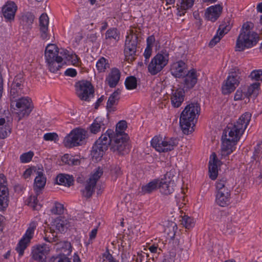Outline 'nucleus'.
Instances as JSON below:
<instances>
[{
    "mask_svg": "<svg viewBox=\"0 0 262 262\" xmlns=\"http://www.w3.org/2000/svg\"><path fill=\"white\" fill-rule=\"evenodd\" d=\"M251 114L246 112L243 114L233 125H228L224 130L222 138H227L237 142L251 120Z\"/></svg>",
    "mask_w": 262,
    "mask_h": 262,
    "instance_id": "f257e3e1",
    "label": "nucleus"
},
{
    "mask_svg": "<svg viewBox=\"0 0 262 262\" xmlns=\"http://www.w3.org/2000/svg\"><path fill=\"white\" fill-rule=\"evenodd\" d=\"M200 111V106L197 103L188 104L182 111L180 118V124L184 134L188 135L189 133L194 130L193 127L191 130H189V128L191 123L194 125V120L196 118V115H199Z\"/></svg>",
    "mask_w": 262,
    "mask_h": 262,
    "instance_id": "f03ea898",
    "label": "nucleus"
},
{
    "mask_svg": "<svg viewBox=\"0 0 262 262\" xmlns=\"http://www.w3.org/2000/svg\"><path fill=\"white\" fill-rule=\"evenodd\" d=\"M251 25L252 24L248 23L243 25L242 31L236 40V51H242L246 48H251L256 43L257 34L250 30Z\"/></svg>",
    "mask_w": 262,
    "mask_h": 262,
    "instance_id": "7ed1b4c3",
    "label": "nucleus"
},
{
    "mask_svg": "<svg viewBox=\"0 0 262 262\" xmlns=\"http://www.w3.org/2000/svg\"><path fill=\"white\" fill-rule=\"evenodd\" d=\"M109 138L111 142L109 145L111 150L120 155H123L129 150V137L127 134H115L114 132L111 133Z\"/></svg>",
    "mask_w": 262,
    "mask_h": 262,
    "instance_id": "20e7f679",
    "label": "nucleus"
},
{
    "mask_svg": "<svg viewBox=\"0 0 262 262\" xmlns=\"http://www.w3.org/2000/svg\"><path fill=\"white\" fill-rule=\"evenodd\" d=\"M111 133H113V130L108 129L105 133L101 136L93 146L91 155L96 160H100L107 149L111 142V139L109 138Z\"/></svg>",
    "mask_w": 262,
    "mask_h": 262,
    "instance_id": "39448f33",
    "label": "nucleus"
},
{
    "mask_svg": "<svg viewBox=\"0 0 262 262\" xmlns=\"http://www.w3.org/2000/svg\"><path fill=\"white\" fill-rule=\"evenodd\" d=\"M216 188L217 190L216 202L222 207H225L230 203V190L229 183L226 178H222L216 182Z\"/></svg>",
    "mask_w": 262,
    "mask_h": 262,
    "instance_id": "423d86ee",
    "label": "nucleus"
},
{
    "mask_svg": "<svg viewBox=\"0 0 262 262\" xmlns=\"http://www.w3.org/2000/svg\"><path fill=\"white\" fill-rule=\"evenodd\" d=\"M169 54L165 49L161 50L151 60L148 66V72L152 75L160 72L167 64Z\"/></svg>",
    "mask_w": 262,
    "mask_h": 262,
    "instance_id": "0eeeda50",
    "label": "nucleus"
},
{
    "mask_svg": "<svg viewBox=\"0 0 262 262\" xmlns=\"http://www.w3.org/2000/svg\"><path fill=\"white\" fill-rule=\"evenodd\" d=\"M87 137V132L81 128L72 130L63 140L64 145L66 147L71 148L80 145L83 143Z\"/></svg>",
    "mask_w": 262,
    "mask_h": 262,
    "instance_id": "6e6552de",
    "label": "nucleus"
},
{
    "mask_svg": "<svg viewBox=\"0 0 262 262\" xmlns=\"http://www.w3.org/2000/svg\"><path fill=\"white\" fill-rule=\"evenodd\" d=\"M177 138H170L163 140L160 136H155L151 141V146L158 151L165 152L171 151L178 144Z\"/></svg>",
    "mask_w": 262,
    "mask_h": 262,
    "instance_id": "1a4fd4ad",
    "label": "nucleus"
},
{
    "mask_svg": "<svg viewBox=\"0 0 262 262\" xmlns=\"http://www.w3.org/2000/svg\"><path fill=\"white\" fill-rule=\"evenodd\" d=\"M11 99V107H16V113L18 114L19 119L25 116H28L32 111L31 100L29 97L17 98L12 100Z\"/></svg>",
    "mask_w": 262,
    "mask_h": 262,
    "instance_id": "9d476101",
    "label": "nucleus"
},
{
    "mask_svg": "<svg viewBox=\"0 0 262 262\" xmlns=\"http://www.w3.org/2000/svg\"><path fill=\"white\" fill-rule=\"evenodd\" d=\"M138 43V37L132 31L130 33L126 36L124 45V55L128 62H132L135 59L134 56L136 55Z\"/></svg>",
    "mask_w": 262,
    "mask_h": 262,
    "instance_id": "9b49d317",
    "label": "nucleus"
},
{
    "mask_svg": "<svg viewBox=\"0 0 262 262\" xmlns=\"http://www.w3.org/2000/svg\"><path fill=\"white\" fill-rule=\"evenodd\" d=\"M94 171V173L92 174L86 181L85 188L81 191L82 195L88 199L91 198L93 195L97 182L103 172L102 168L100 167L96 168Z\"/></svg>",
    "mask_w": 262,
    "mask_h": 262,
    "instance_id": "f8f14e48",
    "label": "nucleus"
},
{
    "mask_svg": "<svg viewBox=\"0 0 262 262\" xmlns=\"http://www.w3.org/2000/svg\"><path fill=\"white\" fill-rule=\"evenodd\" d=\"M77 95L81 100L89 101L90 96L94 93V88L91 83L86 80H81L75 84Z\"/></svg>",
    "mask_w": 262,
    "mask_h": 262,
    "instance_id": "ddd939ff",
    "label": "nucleus"
},
{
    "mask_svg": "<svg viewBox=\"0 0 262 262\" xmlns=\"http://www.w3.org/2000/svg\"><path fill=\"white\" fill-rule=\"evenodd\" d=\"M36 227L35 222H31L26 233L19 241L18 244L16 247V250L19 253L20 256H22L24 254V250L26 249L30 242L31 239L33 237L34 230Z\"/></svg>",
    "mask_w": 262,
    "mask_h": 262,
    "instance_id": "4468645a",
    "label": "nucleus"
},
{
    "mask_svg": "<svg viewBox=\"0 0 262 262\" xmlns=\"http://www.w3.org/2000/svg\"><path fill=\"white\" fill-rule=\"evenodd\" d=\"M25 78L24 75L19 73L14 78L10 90V99H15L24 93Z\"/></svg>",
    "mask_w": 262,
    "mask_h": 262,
    "instance_id": "2eb2a0df",
    "label": "nucleus"
},
{
    "mask_svg": "<svg viewBox=\"0 0 262 262\" xmlns=\"http://www.w3.org/2000/svg\"><path fill=\"white\" fill-rule=\"evenodd\" d=\"M9 190L7 182L3 174H0V211L5 210L8 206Z\"/></svg>",
    "mask_w": 262,
    "mask_h": 262,
    "instance_id": "dca6fc26",
    "label": "nucleus"
},
{
    "mask_svg": "<svg viewBox=\"0 0 262 262\" xmlns=\"http://www.w3.org/2000/svg\"><path fill=\"white\" fill-rule=\"evenodd\" d=\"M58 52L45 53L46 62L49 70L53 73L57 71L61 67L60 63L63 60L61 56L58 55Z\"/></svg>",
    "mask_w": 262,
    "mask_h": 262,
    "instance_id": "f3484780",
    "label": "nucleus"
},
{
    "mask_svg": "<svg viewBox=\"0 0 262 262\" xmlns=\"http://www.w3.org/2000/svg\"><path fill=\"white\" fill-rule=\"evenodd\" d=\"M50 251L49 245L42 244L34 247L32 251V258L38 262H46L47 255Z\"/></svg>",
    "mask_w": 262,
    "mask_h": 262,
    "instance_id": "a211bd4d",
    "label": "nucleus"
},
{
    "mask_svg": "<svg viewBox=\"0 0 262 262\" xmlns=\"http://www.w3.org/2000/svg\"><path fill=\"white\" fill-rule=\"evenodd\" d=\"M59 248H62L64 253H60L57 255L53 256L50 260V262H71L70 259L67 257L71 251V246L68 242H61L57 243Z\"/></svg>",
    "mask_w": 262,
    "mask_h": 262,
    "instance_id": "6ab92c4d",
    "label": "nucleus"
},
{
    "mask_svg": "<svg viewBox=\"0 0 262 262\" xmlns=\"http://www.w3.org/2000/svg\"><path fill=\"white\" fill-rule=\"evenodd\" d=\"M228 24H222L220 26L217 30V34L210 40L209 46L211 47L214 46L217 42L220 41L223 35L228 33L231 29V25L230 24L229 20H227Z\"/></svg>",
    "mask_w": 262,
    "mask_h": 262,
    "instance_id": "aec40b11",
    "label": "nucleus"
},
{
    "mask_svg": "<svg viewBox=\"0 0 262 262\" xmlns=\"http://www.w3.org/2000/svg\"><path fill=\"white\" fill-rule=\"evenodd\" d=\"M184 80V89L186 90L192 89L198 81V75L195 70H189L185 75Z\"/></svg>",
    "mask_w": 262,
    "mask_h": 262,
    "instance_id": "412c9836",
    "label": "nucleus"
},
{
    "mask_svg": "<svg viewBox=\"0 0 262 262\" xmlns=\"http://www.w3.org/2000/svg\"><path fill=\"white\" fill-rule=\"evenodd\" d=\"M220 161L216 158L214 152L210 156V160L209 162V173L211 179L214 180L218 175V166L220 165Z\"/></svg>",
    "mask_w": 262,
    "mask_h": 262,
    "instance_id": "4be33fe9",
    "label": "nucleus"
},
{
    "mask_svg": "<svg viewBox=\"0 0 262 262\" xmlns=\"http://www.w3.org/2000/svg\"><path fill=\"white\" fill-rule=\"evenodd\" d=\"M17 6L12 2H7L2 8V13L4 18L8 21L14 19Z\"/></svg>",
    "mask_w": 262,
    "mask_h": 262,
    "instance_id": "5701e85b",
    "label": "nucleus"
},
{
    "mask_svg": "<svg viewBox=\"0 0 262 262\" xmlns=\"http://www.w3.org/2000/svg\"><path fill=\"white\" fill-rule=\"evenodd\" d=\"M174 180L158 179V189L164 195L171 194L174 190Z\"/></svg>",
    "mask_w": 262,
    "mask_h": 262,
    "instance_id": "b1692460",
    "label": "nucleus"
},
{
    "mask_svg": "<svg viewBox=\"0 0 262 262\" xmlns=\"http://www.w3.org/2000/svg\"><path fill=\"white\" fill-rule=\"evenodd\" d=\"M223 7L220 5H215L208 8L205 12L206 18L212 21H215L220 16Z\"/></svg>",
    "mask_w": 262,
    "mask_h": 262,
    "instance_id": "393cba45",
    "label": "nucleus"
},
{
    "mask_svg": "<svg viewBox=\"0 0 262 262\" xmlns=\"http://www.w3.org/2000/svg\"><path fill=\"white\" fill-rule=\"evenodd\" d=\"M186 65L185 63L180 60L174 63L170 69L171 74L177 78H180L185 75L186 73Z\"/></svg>",
    "mask_w": 262,
    "mask_h": 262,
    "instance_id": "a878e982",
    "label": "nucleus"
},
{
    "mask_svg": "<svg viewBox=\"0 0 262 262\" xmlns=\"http://www.w3.org/2000/svg\"><path fill=\"white\" fill-rule=\"evenodd\" d=\"M170 99L172 106L174 107H179L184 101V90L183 89L172 90Z\"/></svg>",
    "mask_w": 262,
    "mask_h": 262,
    "instance_id": "bb28decb",
    "label": "nucleus"
},
{
    "mask_svg": "<svg viewBox=\"0 0 262 262\" xmlns=\"http://www.w3.org/2000/svg\"><path fill=\"white\" fill-rule=\"evenodd\" d=\"M120 78V72L117 68H113L106 78L105 82L111 88H115Z\"/></svg>",
    "mask_w": 262,
    "mask_h": 262,
    "instance_id": "cd10ccee",
    "label": "nucleus"
},
{
    "mask_svg": "<svg viewBox=\"0 0 262 262\" xmlns=\"http://www.w3.org/2000/svg\"><path fill=\"white\" fill-rule=\"evenodd\" d=\"M37 176L34 180V190L35 191L36 195H37L46 185V178L41 171H37Z\"/></svg>",
    "mask_w": 262,
    "mask_h": 262,
    "instance_id": "c85d7f7f",
    "label": "nucleus"
},
{
    "mask_svg": "<svg viewBox=\"0 0 262 262\" xmlns=\"http://www.w3.org/2000/svg\"><path fill=\"white\" fill-rule=\"evenodd\" d=\"M49 17L47 14L43 13L39 17V26L41 32V37L46 39L48 37L47 31L48 30Z\"/></svg>",
    "mask_w": 262,
    "mask_h": 262,
    "instance_id": "c756f323",
    "label": "nucleus"
},
{
    "mask_svg": "<svg viewBox=\"0 0 262 262\" xmlns=\"http://www.w3.org/2000/svg\"><path fill=\"white\" fill-rule=\"evenodd\" d=\"M120 91L118 89L114 92L110 96L106 104V108L108 112H114L116 110L114 106L118 104V102L120 99Z\"/></svg>",
    "mask_w": 262,
    "mask_h": 262,
    "instance_id": "7c9ffc66",
    "label": "nucleus"
},
{
    "mask_svg": "<svg viewBox=\"0 0 262 262\" xmlns=\"http://www.w3.org/2000/svg\"><path fill=\"white\" fill-rule=\"evenodd\" d=\"M70 222L63 216L57 217L54 222L56 229L59 232H64L70 226Z\"/></svg>",
    "mask_w": 262,
    "mask_h": 262,
    "instance_id": "2f4dec72",
    "label": "nucleus"
},
{
    "mask_svg": "<svg viewBox=\"0 0 262 262\" xmlns=\"http://www.w3.org/2000/svg\"><path fill=\"white\" fill-rule=\"evenodd\" d=\"M222 155L227 156L233 151V145L236 143L227 138H222Z\"/></svg>",
    "mask_w": 262,
    "mask_h": 262,
    "instance_id": "473e14b6",
    "label": "nucleus"
},
{
    "mask_svg": "<svg viewBox=\"0 0 262 262\" xmlns=\"http://www.w3.org/2000/svg\"><path fill=\"white\" fill-rule=\"evenodd\" d=\"M56 182L59 185L70 187L73 184V178L69 174L61 173L57 176Z\"/></svg>",
    "mask_w": 262,
    "mask_h": 262,
    "instance_id": "72a5a7b5",
    "label": "nucleus"
},
{
    "mask_svg": "<svg viewBox=\"0 0 262 262\" xmlns=\"http://www.w3.org/2000/svg\"><path fill=\"white\" fill-rule=\"evenodd\" d=\"M34 16L30 12L23 14L20 19V23L26 28H29L33 23Z\"/></svg>",
    "mask_w": 262,
    "mask_h": 262,
    "instance_id": "f704fd0d",
    "label": "nucleus"
},
{
    "mask_svg": "<svg viewBox=\"0 0 262 262\" xmlns=\"http://www.w3.org/2000/svg\"><path fill=\"white\" fill-rule=\"evenodd\" d=\"M158 188V179H155L150 182L141 188V192L143 194L150 193Z\"/></svg>",
    "mask_w": 262,
    "mask_h": 262,
    "instance_id": "c9c22d12",
    "label": "nucleus"
},
{
    "mask_svg": "<svg viewBox=\"0 0 262 262\" xmlns=\"http://www.w3.org/2000/svg\"><path fill=\"white\" fill-rule=\"evenodd\" d=\"M239 70L237 69V72L234 71L230 73L226 80L236 89L239 83Z\"/></svg>",
    "mask_w": 262,
    "mask_h": 262,
    "instance_id": "e433bc0d",
    "label": "nucleus"
},
{
    "mask_svg": "<svg viewBox=\"0 0 262 262\" xmlns=\"http://www.w3.org/2000/svg\"><path fill=\"white\" fill-rule=\"evenodd\" d=\"M101 128H104V124L101 119L98 117L90 126V129L92 133L96 134L100 131Z\"/></svg>",
    "mask_w": 262,
    "mask_h": 262,
    "instance_id": "4c0bfd02",
    "label": "nucleus"
},
{
    "mask_svg": "<svg viewBox=\"0 0 262 262\" xmlns=\"http://www.w3.org/2000/svg\"><path fill=\"white\" fill-rule=\"evenodd\" d=\"M120 39V33L116 28H111L107 30L105 33V39L107 41L114 40L117 41Z\"/></svg>",
    "mask_w": 262,
    "mask_h": 262,
    "instance_id": "58836bf2",
    "label": "nucleus"
},
{
    "mask_svg": "<svg viewBox=\"0 0 262 262\" xmlns=\"http://www.w3.org/2000/svg\"><path fill=\"white\" fill-rule=\"evenodd\" d=\"M61 160L65 164L70 166L79 165L80 164V161L78 159L69 154L64 155L62 157Z\"/></svg>",
    "mask_w": 262,
    "mask_h": 262,
    "instance_id": "ea45409f",
    "label": "nucleus"
},
{
    "mask_svg": "<svg viewBox=\"0 0 262 262\" xmlns=\"http://www.w3.org/2000/svg\"><path fill=\"white\" fill-rule=\"evenodd\" d=\"M259 85L260 83L259 82H255L250 85L246 92V96L248 97H256L258 94Z\"/></svg>",
    "mask_w": 262,
    "mask_h": 262,
    "instance_id": "a19ab883",
    "label": "nucleus"
},
{
    "mask_svg": "<svg viewBox=\"0 0 262 262\" xmlns=\"http://www.w3.org/2000/svg\"><path fill=\"white\" fill-rule=\"evenodd\" d=\"M96 68L99 72H104L109 68L108 60L103 57H101L96 63Z\"/></svg>",
    "mask_w": 262,
    "mask_h": 262,
    "instance_id": "79ce46f5",
    "label": "nucleus"
},
{
    "mask_svg": "<svg viewBox=\"0 0 262 262\" xmlns=\"http://www.w3.org/2000/svg\"><path fill=\"white\" fill-rule=\"evenodd\" d=\"M125 85L127 90H133L137 88V80L135 77L129 76L126 78Z\"/></svg>",
    "mask_w": 262,
    "mask_h": 262,
    "instance_id": "37998d69",
    "label": "nucleus"
},
{
    "mask_svg": "<svg viewBox=\"0 0 262 262\" xmlns=\"http://www.w3.org/2000/svg\"><path fill=\"white\" fill-rule=\"evenodd\" d=\"M55 231L53 229L50 228L45 232L44 239L45 241L52 243L56 241V235L54 234Z\"/></svg>",
    "mask_w": 262,
    "mask_h": 262,
    "instance_id": "c03bdc74",
    "label": "nucleus"
},
{
    "mask_svg": "<svg viewBox=\"0 0 262 262\" xmlns=\"http://www.w3.org/2000/svg\"><path fill=\"white\" fill-rule=\"evenodd\" d=\"M235 90V88L230 83L228 82L227 80L224 81L222 87V93L224 95L229 94Z\"/></svg>",
    "mask_w": 262,
    "mask_h": 262,
    "instance_id": "a18cd8bd",
    "label": "nucleus"
},
{
    "mask_svg": "<svg viewBox=\"0 0 262 262\" xmlns=\"http://www.w3.org/2000/svg\"><path fill=\"white\" fill-rule=\"evenodd\" d=\"M180 9L182 10H187L192 7L194 0H179Z\"/></svg>",
    "mask_w": 262,
    "mask_h": 262,
    "instance_id": "49530a36",
    "label": "nucleus"
},
{
    "mask_svg": "<svg viewBox=\"0 0 262 262\" xmlns=\"http://www.w3.org/2000/svg\"><path fill=\"white\" fill-rule=\"evenodd\" d=\"M127 127V123L125 121L122 120L119 121L116 125V131L114 132L115 134H125L124 130Z\"/></svg>",
    "mask_w": 262,
    "mask_h": 262,
    "instance_id": "de8ad7c7",
    "label": "nucleus"
},
{
    "mask_svg": "<svg viewBox=\"0 0 262 262\" xmlns=\"http://www.w3.org/2000/svg\"><path fill=\"white\" fill-rule=\"evenodd\" d=\"M182 224L185 226L186 228L189 229L194 225L193 219L187 215H184L181 220Z\"/></svg>",
    "mask_w": 262,
    "mask_h": 262,
    "instance_id": "09e8293b",
    "label": "nucleus"
},
{
    "mask_svg": "<svg viewBox=\"0 0 262 262\" xmlns=\"http://www.w3.org/2000/svg\"><path fill=\"white\" fill-rule=\"evenodd\" d=\"M252 158L255 160L262 159V148L260 144H258L255 147Z\"/></svg>",
    "mask_w": 262,
    "mask_h": 262,
    "instance_id": "8fccbe9b",
    "label": "nucleus"
},
{
    "mask_svg": "<svg viewBox=\"0 0 262 262\" xmlns=\"http://www.w3.org/2000/svg\"><path fill=\"white\" fill-rule=\"evenodd\" d=\"M51 211L54 214H60L63 211V206L59 203H55L54 206L51 209Z\"/></svg>",
    "mask_w": 262,
    "mask_h": 262,
    "instance_id": "3c124183",
    "label": "nucleus"
},
{
    "mask_svg": "<svg viewBox=\"0 0 262 262\" xmlns=\"http://www.w3.org/2000/svg\"><path fill=\"white\" fill-rule=\"evenodd\" d=\"M33 155L34 154L32 151L24 153L20 156V160L21 163L29 162L31 160Z\"/></svg>",
    "mask_w": 262,
    "mask_h": 262,
    "instance_id": "603ef678",
    "label": "nucleus"
},
{
    "mask_svg": "<svg viewBox=\"0 0 262 262\" xmlns=\"http://www.w3.org/2000/svg\"><path fill=\"white\" fill-rule=\"evenodd\" d=\"M250 77L253 80H255L256 81H262V70H258L253 71L251 73Z\"/></svg>",
    "mask_w": 262,
    "mask_h": 262,
    "instance_id": "864d4df0",
    "label": "nucleus"
},
{
    "mask_svg": "<svg viewBox=\"0 0 262 262\" xmlns=\"http://www.w3.org/2000/svg\"><path fill=\"white\" fill-rule=\"evenodd\" d=\"M102 257L103 258L102 262H118L115 260L112 255L109 252L108 249L103 254Z\"/></svg>",
    "mask_w": 262,
    "mask_h": 262,
    "instance_id": "5fc2aeb1",
    "label": "nucleus"
},
{
    "mask_svg": "<svg viewBox=\"0 0 262 262\" xmlns=\"http://www.w3.org/2000/svg\"><path fill=\"white\" fill-rule=\"evenodd\" d=\"M58 136L55 133H46L43 136V139L45 141H56L58 140Z\"/></svg>",
    "mask_w": 262,
    "mask_h": 262,
    "instance_id": "6e6d98bb",
    "label": "nucleus"
},
{
    "mask_svg": "<svg viewBox=\"0 0 262 262\" xmlns=\"http://www.w3.org/2000/svg\"><path fill=\"white\" fill-rule=\"evenodd\" d=\"M176 256V252L171 250L169 252V254L165 256L162 262H174V258Z\"/></svg>",
    "mask_w": 262,
    "mask_h": 262,
    "instance_id": "4d7b16f0",
    "label": "nucleus"
},
{
    "mask_svg": "<svg viewBox=\"0 0 262 262\" xmlns=\"http://www.w3.org/2000/svg\"><path fill=\"white\" fill-rule=\"evenodd\" d=\"M67 60L70 61L73 65H77L79 60V58L75 54H70Z\"/></svg>",
    "mask_w": 262,
    "mask_h": 262,
    "instance_id": "13d9d810",
    "label": "nucleus"
},
{
    "mask_svg": "<svg viewBox=\"0 0 262 262\" xmlns=\"http://www.w3.org/2000/svg\"><path fill=\"white\" fill-rule=\"evenodd\" d=\"M58 52L57 47L55 44H49L46 48L45 53Z\"/></svg>",
    "mask_w": 262,
    "mask_h": 262,
    "instance_id": "bf43d9fd",
    "label": "nucleus"
},
{
    "mask_svg": "<svg viewBox=\"0 0 262 262\" xmlns=\"http://www.w3.org/2000/svg\"><path fill=\"white\" fill-rule=\"evenodd\" d=\"M64 75L67 76L74 77L77 75V71L74 69L69 68L64 72Z\"/></svg>",
    "mask_w": 262,
    "mask_h": 262,
    "instance_id": "052dcab7",
    "label": "nucleus"
},
{
    "mask_svg": "<svg viewBox=\"0 0 262 262\" xmlns=\"http://www.w3.org/2000/svg\"><path fill=\"white\" fill-rule=\"evenodd\" d=\"M152 53V48L149 47H147L145 50L144 53V56L145 58V62H146V60L149 58L151 55Z\"/></svg>",
    "mask_w": 262,
    "mask_h": 262,
    "instance_id": "680f3d73",
    "label": "nucleus"
},
{
    "mask_svg": "<svg viewBox=\"0 0 262 262\" xmlns=\"http://www.w3.org/2000/svg\"><path fill=\"white\" fill-rule=\"evenodd\" d=\"M112 173L116 179L118 177L122 174V171H120V168L118 167H115V168L112 171Z\"/></svg>",
    "mask_w": 262,
    "mask_h": 262,
    "instance_id": "e2e57ef3",
    "label": "nucleus"
},
{
    "mask_svg": "<svg viewBox=\"0 0 262 262\" xmlns=\"http://www.w3.org/2000/svg\"><path fill=\"white\" fill-rule=\"evenodd\" d=\"M173 170H171L169 172H167L164 176V178L162 179H167L170 180H173V177H174Z\"/></svg>",
    "mask_w": 262,
    "mask_h": 262,
    "instance_id": "0e129e2a",
    "label": "nucleus"
},
{
    "mask_svg": "<svg viewBox=\"0 0 262 262\" xmlns=\"http://www.w3.org/2000/svg\"><path fill=\"white\" fill-rule=\"evenodd\" d=\"M155 41V38L154 35L149 36L147 37L146 42H147V47H149L152 48V46L153 43Z\"/></svg>",
    "mask_w": 262,
    "mask_h": 262,
    "instance_id": "69168bd1",
    "label": "nucleus"
},
{
    "mask_svg": "<svg viewBox=\"0 0 262 262\" xmlns=\"http://www.w3.org/2000/svg\"><path fill=\"white\" fill-rule=\"evenodd\" d=\"M149 251L154 254L160 253V251H161L160 248H158V247L153 245L149 247Z\"/></svg>",
    "mask_w": 262,
    "mask_h": 262,
    "instance_id": "338daca9",
    "label": "nucleus"
},
{
    "mask_svg": "<svg viewBox=\"0 0 262 262\" xmlns=\"http://www.w3.org/2000/svg\"><path fill=\"white\" fill-rule=\"evenodd\" d=\"M58 53L61 56H63V57H62L63 59L65 58L66 59H67L68 58V56H69V55L70 54L69 51H68L67 50H64V49H62L61 51L60 52L58 51Z\"/></svg>",
    "mask_w": 262,
    "mask_h": 262,
    "instance_id": "774afa93",
    "label": "nucleus"
}]
</instances>
